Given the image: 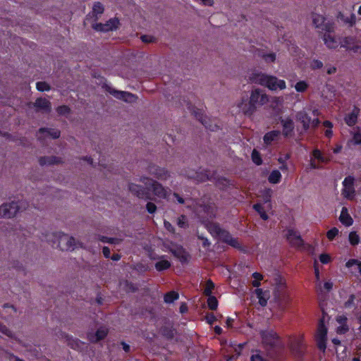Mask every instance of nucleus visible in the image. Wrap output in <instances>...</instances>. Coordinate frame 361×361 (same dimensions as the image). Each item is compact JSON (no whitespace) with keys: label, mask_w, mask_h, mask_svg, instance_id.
Returning <instances> with one entry per match:
<instances>
[{"label":"nucleus","mask_w":361,"mask_h":361,"mask_svg":"<svg viewBox=\"0 0 361 361\" xmlns=\"http://www.w3.org/2000/svg\"><path fill=\"white\" fill-rule=\"evenodd\" d=\"M255 293L257 295V298L259 300V305H262V307L266 306L267 304V299L264 296V292L263 291V290L262 288H257V289H255Z\"/></svg>","instance_id":"nucleus-37"},{"label":"nucleus","mask_w":361,"mask_h":361,"mask_svg":"<svg viewBox=\"0 0 361 361\" xmlns=\"http://www.w3.org/2000/svg\"><path fill=\"white\" fill-rule=\"evenodd\" d=\"M19 209L20 207L16 202L4 203L0 206V217L8 219L14 217Z\"/></svg>","instance_id":"nucleus-11"},{"label":"nucleus","mask_w":361,"mask_h":361,"mask_svg":"<svg viewBox=\"0 0 361 361\" xmlns=\"http://www.w3.org/2000/svg\"><path fill=\"white\" fill-rule=\"evenodd\" d=\"M252 276L255 279V280L252 281V286L258 288L261 285L260 281L264 279L263 275L259 272H254Z\"/></svg>","instance_id":"nucleus-45"},{"label":"nucleus","mask_w":361,"mask_h":361,"mask_svg":"<svg viewBox=\"0 0 361 361\" xmlns=\"http://www.w3.org/2000/svg\"><path fill=\"white\" fill-rule=\"evenodd\" d=\"M36 88L39 92L49 91L51 86L46 82L39 81L36 83Z\"/></svg>","instance_id":"nucleus-46"},{"label":"nucleus","mask_w":361,"mask_h":361,"mask_svg":"<svg viewBox=\"0 0 361 361\" xmlns=\"http://www.w3.org/2000/svg\"><path fill=\"white\" fill-rule=\"evenodd\" d=\"M343 188L342 194L348 199H353L355 196V190L354 188L355 178L352 176L345 177L343 181Z\"/></svg>","instance_id":"nucleus-13"},{"label":"nucleus","mask_w":361,"mask_h":361,"mask_svg":"<svg viewBox=\"0 0 361 361\" xmlns=\"http://www.w3.org/2000/svg\"><path fill=\"white\" fill-rule=\"evenodd\" d=\"M179 298V294L178 292L175 290L169 291L164 294V301L167 304H170L173 302L175 300H177Z\"/></svg>","instance_id":"nucleus-32"},{"label":"nucleus","mask_w":361,"mask_h":361,"mask_svg":"<svg viewBox=\"0 0 361 361\" xmlns=\"http://www.w3.org/2000/svg\"><path fill=\"white\" fill-rule=\"evenodd\" d=\"M140 181L145 184L146 188L133 183L128 185L130 192L138 198L151 200L150 190L152 191L154 195L160 198H166L167 190L159 182L147 177H142Z\"/></svg>","instance_id":"nucleus-1"},{"label":"nucleus","mask_w":361,"mask_h":361,"mask_svg":"<svg viewBox=\"0 0 361 361\" xmlns=\"http://www.w3.org/2000/svg\"><path fill=\"white\" fill-rule=\"evenodd\" d=\"M286 237L287 240L292 246L302 247L304 244L301 235L293 228H289L287 230Z\"/></svg>","instance_id":"nucleus-16"},{"label":"nucleus","mask_w":361,"mask_h":361,"mask_svg":"<svg viewBox=\"0 0 361 361\" xmlns=\"http://www.w3.org/2000/svg\"><path fill=\"white\" fill-rule=\"evenodd\" d=\"M337 18L345 24L348 25L350 27H353L356 23V16L355 13H351L348 17L345 16L342 12H338Z\"/></svg>","instance_id":"nucleus-26"},{"label":"nucleus","mask_w":361,"mask_h":361,"mask_svg":"<svg viewBox=\"0 0 361 361\" xmlns=\"http://www.w3.org/2000/svg\"><path fill=\"white\" fill-rule=\"evenodd\" d=\"M355 295L351 294L349 296L348 299L345 302L344 307L345 308H351L355 304Z\"/></svg>","instance_id":"nucleus-53"},{"label":"nucleus","mask_w":361,"mask_h":361,"mask_svg":"<svg viewBox=\"0 0 361 361\" xmlns=\"http://www.w3.org/2000/svg\"><path fill=\"white\" fill-rule=\"evenodd\" d=\"M339 220L345 226H350L353 224V220L345 207L342 208Z\"/></svg>","instance_id":"nucleus-27"},{"label":"nucleus","mask_w":361,"mask_h":361,"mask_svg":"<svg viewBox=\"0 0 361 361\" xmlns=\"http://www.w3.org/2000/svg\"><path fill=\"white\" fill-rule=\"evenodd\" d=\"M273 190L271 188H265L261 191V197L264 203L271 202Z\"/></svg>","instance_id":"nucleus-36"},{"label":"nucleus","mask_w":361,"mask_h":361,"mask_svg":"<svg viewBox=\"0 0 361 361\" xmlns=\"http://www.w3.org/2000/svg\"><path fill=\"white\" fill-rule=\"evenodd\" d=\"M263 344L268 350H273L276 353L281 352L283 349L279 336L273 330H265L260 332Z\"/></svg>","instance_id":"nucleus-6"},{"label":"nucleus","mask_w":361,"mask_h":361,"mask_svg":"<svg viewBox=\"0 0 361 361\" xmlns=\"http://www.w3.org/2000/svg\"><path fill=\"white\" fill-rule=\"evenodd\" d=\"M281 180V174L279 170H273L268 176V181L271 184H277Z\"/></svg>","instance_id":"nucleus-34"},{"label":"nucleus","mask_w":361,"mask_h":361,"mask_svg":"<svg viewBox=\"0 0 361 361\" xmlns=\"http://www.w3.org/2000/svg\"><path fill=\"white\" fill-rule=\"evenodd\" d=\"M214 287L215 285L213 281L211 279L207 280L203 292L204 295L206 296L212 295V290H214Z\"/></svg>","instance_id":"nucleus-42"},{"label":"nucleus","mask_w":361,"mask_h":361,"mask_svg":"<svg viewBox=\"0 0 361 361\" xmlns=\"http://www.w3.org/2000/svg\"><path fill=\"white\" fill-rule=\"evenodd\" d=\"M119 20L117 18H111L106 23H95L93 28L99 32H109L118 28Z\"/></svg>","instance_id":"nucleus-14"},{"label":"nucleus","mask_w":361,"mask_h":361,"mask_svg":"<svg viewBox=\"0 0 361 361\" xmlns=\"http://www.w3.org/2000/svg\"><path fill=\"white\" fill-rule=\"evenodd\" d=\"M216 183L218 185H222L223 186H226L228 185H230V180L228 178H224V177L218 178Z\"/></svg>","instance_id":"nucleus-61"},{"label":"nucleus","mask_w":361,"mask_h":361,"mask_svg":"<svg viewBox=\"0 0 361 361\" xmlns=\"http://www.w3.org/2000/svg\"><path fill=\"white\" fill-rule=\"evenodd\" d=\"M309 85L307 82L305 80H300L295 85V89L298 92H305Z\"/></svg>","instance_id":"nucleus-44"},{"label":"nucleus","mask_w":361,"mask_h":361,"mask_svg":"<svg viewBox=\"0 0 361 361\" xmlns=\"http://www.w3.org/2000/svg\"><path fill=\"white\" fill-rule=\"evenodd\" d=\"M0 331L6 336H10V334H11L10 329L8 328H7L6 326H5L2 324H0Z\"/></svg>","instance_id":"nucleus-63"},{"label":"nucleus","mask_w":361,"mask_h":361,"mask_svg":"<svg viewBox=\"0 0 361 361\" xmlns=\"http://www.w3.org/2000/svg\"><path fill=\"white\" fill-rule=\"evenodd\" d=\"M331 33L326 32L323 36V40L328 48L336 49L338 47L339 43Z\"/></svg>","instance_id":"nucleus-24"},{"label":"nucleus","mask_w":361,"mask_h":361,"mask_svg":"<svg viewBox=\"0 0 361 361\" xmlns=\"http://www.w3.org/2000/svg\"><path fill=\"white\" fill-rule=\"evenodd\" d=\"M296 119L300 121L302 125L304 130L307 131L310 128L311 117L307 113L306 111L302 110L296 113Z\"/></svg>","instance_id":"nucleus-20"},{"label":"nucleus","mask_w":361,"mask_h":361,"mask_svg":"<svg viewBox=\"0 0 361 361\" xmlns=\"http://www.w3.org/2000/svg\"><path fill=\"white\" fill-rule=\"evenodd\" d=\"M148 172L161 180H166L169 177V173L165 168L159 167L155 164L148 166Z\"/></svg>","instance_id":"nucleus-17"},{"label":"nucleus","mask_w":361,"mask_h":361,"mask_svg":"<svg viewBox=\"0 0 361 361\" xmlns=\"http://www.w3.org/2000/svg\"><path fill=\"white\" fill-rule=\"evenodd\" d=\"M164 255H161L158 257L160 260L156 262L154 264V267L157 271H163L169 269L171 267V262L166 259H164Z\"/></svg>","instance_id":"nucleus-25"},{"label":"nucleus","mask_w":361,"mask_h":361,"mask_svg":"<svg viewBox=\"0 0 361 361\" xmlns=\"http://www.w3.org/2000/svg\"><path fill=\"white\" fill-rule=\"evenodd\" d=\"M56 112L60 116H64L71 112V109L67 105H61L56 108Z\"/></svg>","instance_id":"nucleus-47"},{"label":"nucleus","mask_w":361,"mask_h":361,"mask_svg":"<svg viewBox=\"0 0 361 361\" xmlns=\"http://www.w3.org/2000/svg\"><path fill=\"white\" fill-rule=\"evenodd\" d=\"M164 228L171 233L174 234L176 232V228L174 226L168 221H164Z\"/></svg>","instance_id":"nucleus-56"},{"label":"nucleus","mask_w":361,"mask_h":361,"mask_svg":"<svg viewBox=\"0 0 361 361\" xmlns=\"http://www.w3.org/2000/svg\"><path fill=\"white\" fill-rule=\"evenodd\" d=\"M348 326L346 324H341L337 328V333L339 334H345L348 331Z\"/></svg>","instance_id":"nucleus-58"},{"label":"nucleus","mask_w":361,"mask_h":361,"mask_svg":"<svg viewBox=\"0 0 361 361\" xmlns=\"http://www.w3.org/2000/svg\"><path fill=\"white\" fill-rule=\"evenodd\" d=\"M353 141L355 144L360 145L361 144V128L357 127L356 131L353 134Z\"/></svg>","instance_id":"nucleus-50"},{"label":"nucleus","mask_w":361,"mask_h":361,"mask_svg":"<svg viewBox=\"0 0 361 361\" xmlns=\"http://www.w3.org/2000/svg\"><path fill=\"white\" fill-rule=\"evenodd\" d=\"M218 300L215 296L210 295L207 298V305L209 310H216L218 307Z\"/></svg>","instance_id":"nucleus-41"},{"label":"nucleus","mask_w":361,"mask_h":361,"mask_svg":"<svg viewBox=\"0 0 361 361\" xmlns=\"http://www.w3.org/2000/svg\"><path fill=\"white\" fill-rule=\"evenodd\" d=\"M281 135V131L278 130H271L263 137V140L265 145H269Z\"/></svg>","instance_id":"nucleus-28"},{"label":"nucleus","mask_w":361,"mask_h":361,"mask_svg":"<svg viewBox=\"0 0 361 361\" xmlns=\"http://www.w3.org/2000/svg\"><path fill=\"white\" fill-rule=\"evenodd\" d=\"M104 10V8L102 3L96 2L94 4L92 7V11L96 15L103 13Z\"/></svg>","instance_id":"nucleus-49"},{"label":"nucleus","mask_w":361,"mask_h":361,"mask_svg":"<svg viewBox=\"0 0 361 361\" xmlns=\"http://www.w3.org/2000/svg\"><path fill=\"white\" fill-rule=\"evenodd\" d=\"M315 339L319 350L322 352H325L327 341V328L326 327L323 319L319 320Z\"/></svg>","instance_id":"nucleus-7"},{"label":"nucleus","mask_w":361,"mask_h":361,"mask_svg":"<svg viewBox=\"0 0 361 361\" xmlns=\"http://www.w3.org/2000/svg\"><path fill=\"white\" fill-rule=\"evenodd\" d=\"M146 209L149 214H154L157 211V206L152 202H147L146 204Z\"/></svg>","instance_id":"nucleus-57"},{"label":"nucleus","mask_w":361,"mask_h":361,"mask_svg":"<svg viewBox=\"0 0 361 361\" xmlns=\"http://www.w3.org/2000/svg\"><path fill=\"white\" fill-rule=\"evenodd\" d=\"M80 341L78 338L72 339L71 341H69V345L71 346L72 348L76 349L78 347H79Z\"/></svg>","instance_id":"nucleus-62"},{"label":"nucleus","mask_w":361,"mask_h":361,"mask_svg":"<svg viewBox=\"0 0 361 361\" xmlns=\"http://www.w3.org/2000/svg\"><path fill=\"white\" fill-rule=\"evenodd\" d=\"M161 334L168 340H171L175 336L176 330L172 326H164L160 329Z\"/></svg>","instance_id":"nucleus-29"},{"label":"nucleus","mask_w":361,"mask_h":361,"mask_svg":"<svg viewBox=\"0 0 361 361\" xmlns=\"http://www.w3.org/2000/svg\"><path fill=\"white\" fill-rule=\"evenodd\" d=\"M280 123L283 127L282 134L285 137H291L293 134L295 124L293 119L288 116L286 118L281 117L279 118Z\"/></svg>","instance_id":"nucleus-15"},{"label":"nucleus","mask_w":361,"mask_h":361,"mask_svg":"<svg viewBox=\"0 0 361 361\" xmlns=\"http://www.w3.org/2000/svg\"><path fill=\"white\" fill-rule=\"evenodd\" d=\"M339 231L336 227H333L326 233V237L329 240H333L338 235Z\"/></svg>","instance_id":"nucleus-48"},{"label":"nucleus","mask_w":361,"mask_h":361,"mask_svg":"<svg viewBox=\"0 0 361 361\" xmlns=\"http://www.w3.org/2000/svg\"><path fill=\"white\" fill-rule=\"evenodd\" d=\"M206 320L208 324H212L217 320V318L213 313H209L206 315Z\"/></svg>","instance_id":"nucleus-59"},{"label":"nucleus","mask_w":361,"mask_h":361,"mask_svg":"<svg viewBox=\"0 0 361 361\" xmlns=\"http://www.w3.org/2000/svg\"><path fill=\"white\" fill-rule=\"evenodd\" d=\"M203 210L211 217L215 216L214 209L213 206L211 204H204L203 206Z\"/></svg>","instance_id":"nucleus-51"},{"label":"nucleus","mask_w":361,"mask_h":361,"mask_svg":"<svg viewBox=\"0 0 361 361\" xmlns=\"http://www.w3.org/2000/svg\"><path fill=\"white\" fill-rule=\"evenodd\" d=\"M208 231L214 237L219 238L224 243L231 247L240 249L241 245L237 238H233L229 231L221 227L218 223H210L208 224Z\"/></svg>","instance_id":"nucleus-5"},{"label":"nucleus","mask_w":361,"mask_h":361,"mask_svg":"<svg viewBox=\"0 0 361 361\" xmlns=\"http://www.w3.org/2000/svg\"><path fill=\"white\" fill-rule=\"evenodd\" d=\"M310 67L312 70L320 69L323 67V63L318 59H314L311 62Z\"/></svg>","instance_id":"nucleus-54"},{"label":"nucleus","mask_w":361,"mask_h":361,"mask_svg":"<svg viewBox=\"0 0 361 361\" xmlns=\"http://www.w3.org/2000/svg\"><path fill=\"white\" fill-rule=\"evenodd\" d=\"M319 258V261L324 264H326L331 261L329 255L326 253L321 254Z\"/></svg>","instance_id":"nucleus-55"},{"label":"nucleus","mask_w":361,"mask_h":361,"mask_svg":"<svg viewBox=\"0 0 361 361\" xmlns=\"http://www.w3.org/2000/svg\"><path fill=\"white\" fill-rule=\"evenodd\" d=\"M267 100V95L262 94L260 90L255 89L252 91L249 101L246 102L243 100L238 104V107L245 115L251 116L256 111L257 106L263 105Z\"/></svg>","instance_id":"nucleus-3"},{"label":"nucleus","mask_w":361,"mask_h":361,"mask_svg":"<svg viewBox=\"0 0 361 361\" xmlns=\"http://www.w3.org/2000/svg\"><path fill=\"white\" fill-rule=\"evenodd\" d=\"M320 123V121L318 118H315L314 119L311 118V123H310V127H312L313 129L317 128Z\"/></svg>","instance_id":"nucleus-64"},{"label":"nucleus","mask_w":361,"mask_h":361,"mask_svg":"<svg viewBox=\"0 0 361 361\" xmlns=\"http://www.w3.org/2000/svg\"><path fill=\"white\" fill-rule=\"evenodd\" d=\"M104 88L106 92L113 95L115 98L123 100L126 102H133L137 99V96L130 92L116 90L106 84L104 85Z\"/></svg>","instance_id":"nucleus-8"},{"label":"nucleus","mask_w":361,"mask_h":361,"mask_svg":"<svg viewBox=\"0 0 361 361\" xmlns=\"http://www.w3.org/2000/svg\"><path fill=\"white\" fill-rule=\"evenodd\" d=\"M39 164L40 166L54 165L62 163L61 158L56 156H44L39 158Z\"/></svg>","instance_id":"nucleus-23"},{"label":"nucleus","mask_w":361,"mask_h":361,"mask_svg":"<svg viewBox=\"0 0 361 361\" xmlns=\"http://www.w3.org/2000/svg\"><path fill=\"white\" fill-rule=\"evenodd\" d=\"M32 106L36 109V112L42 111L48 114L51 111V104L48 99L45 98H37L35 102L32 103Z\"/></svg>","instance_id":"nucleus-19"},{"label":"nucleus","mask_w":361,"mask_h":361,"mask_svg":"<svg viewBox=\"0 0 361 361\" xmlns=\"http://www.w3.org/2000/svg\"><path fill=\"white\" fill-rule=\"evenodd\" d=\"M250 361H267V360L259 353H257V354H254L251 356Z\"/></svg>","instance_id":"nucleus-60"},{"label":"nucleus","mask_w":361,"mask_h":361,"mask_svg":"<svg viewBox=\"0 0 361 361\" xmlns=\"http://www.w3.org/2000/svg\"><path fill=\"white\" fill-rule=\"evenodd\" d=\"M262 56L267 63L274 62L276 60V54L274 53L264 54Z\"/></svg>","instance_id":"nucleus-52"},{"label":"nucleus","mask_w":361,"mask_h":361,"mask_svg":"<svg viewBox=\"0 0 361 361\" xmlns=\"http://www.w3.org/2000/svg\"><path fill=\"white\" fill-rule=\"evenodd\" d=\"M195 117L208 130L210 131H215L219 129L216 124H212L210 119L203 114L202 109H197L195 106L190 109Z\"/></svg>","instance_id":"nucleus-9"},{"label":"nucleus","mask_w":361,"mask_h":361,"mask_svg":"<svg viewBox=\"0 0 361 361\" xmlns=\"http://www.w3.org/2000/svg\"><path fill=\"white\" fill-rule=\"evenodd\" d=\"M43 240L51 243L52 247L56 245L61 250H73L75 247V238L61 232L47 233L43 236Z\"/></svg>","instance_id":"nucleus-4"},{"label":"nucleus","mask_w":361,"mask_h":361,"mask_svg":"<svg viewBox=\"0 0 361 361\" xmlns=\"http://www.w3.org/2000/svg\"><path fill=\"white\" fill-rule=\"evenodd\" d=\"M252 207L255 209V211H256L259 214L260 217L263 220L266 221L269 219L268 214H267L263 206L260 203L255 204Z\"/></svg>","instance_id":"nucleus-35"},{"label":"nucleus","mask_w":361,"mask_h":361,"mask_svg":"<svg viewBox=\"0 0 361 361\" xmlns=\"http://www.w3.org/2000/svg\"><path fill=\"white\" fill-rule=\"evenodd\" d=\"M214 173L209 170L204 169L201 172L197 173V177L199 181L204 182L207 180H211L213 178Z\"/></svg>","instance_id":"nucleus-31"},{"label":"nucleus","mask_w":361,"mask_h":361,"mask_svg":"<svg viewBox=\"0 0 361 361\" xmlns=\"http://www.w3.org/2000/svg\"><path fill=\"white\" fill-rule=\"evenodd\" d=\"M355 39L353 37H345L342 38L339 42L341 47L345 49L348 51L352 45L355 43Z\"/></svg>","instance_id":"nucleus-33"},{"label":"nucleus","mask_w":361,"mask_h":361,"mask_svg":"<svg viewBox=\"0 0 361 361\" xmlns=\"http://www.w3.org/2000/svg\"><path fill=\"white\" fill-rule=\"evenodd\" d=\"M169 252L181 263H186L188 261L189 254L181 245H176L170 248Z\"/></svg>","instance_id":"nucleus-18"},{"label":"nucleus","mask_w":361,"mask_h":361,"mask_svg":"<svg viewBox=\"0 0 361 361\" xmlns=\"http://www.w3.org/2000/svg\"><path fill=\"white\" fill-rule=\"evenodd\" d=\"M177 225L181 228H187L189 227L188 221L187 216L184 214H181L177 219Z\"/></svg>","instance_id":"nucleus-43"},{"label":"nucleus","mask_w":361,"mask_h":361,"mask_svg":"<svg viewBox=\"0 0 361 361\" xmlns=\"http://www.w3.org/2000/svg\"><path fill=\"white\" fill-rule=\"evenodd\" d=\"M312 22L317 28L327 32H334V23L330 21L326 22V18L322 15L313 14Z\"/></svg>","instance_id":"nucleus-10"},{"label":"nucleus","mask_w":361,"mask_h":361,"mask_svg":"<svg viewBox=\"0 0 361 361\" xmlns=\"http://www.w3.org/2000/svg\"><path fill=\"white\" fill-rule=\"evenodd\" d=\"M109 330L104 327L99 328L94 334H89L88 338L91 343H97L104 339L108 335Z\"/></svg>","instance_id":"nucleus-22"},{"label":"nucleus","mask_w":361,"mask_h":361,"mask_svg":"<svg viewBox=\"0 0 361 361\" xmlns=\"http://www.w3.org/2000/svg\"><path fill=\"white\" fill-rule=\"evenodd\" d=\"M290 348L297 358L302 359L305 355V345L303 342V338H294L292 339L290 343Z\"/></svg>","instance_id":"nucleus-12"},{"label":"nucleus","mask_w":361,"mask_h":361,"mask_svg":"<svg viewBox=\"0 0 361 361\" xmlns=\"http://www.w3.org/2000/svg\"><path fill=\"white\" fill-rule=\"evenodd\" d=\"M348 240L350 245L353 246L357 245L360 241V236L355 231H351L349 233Z\"/></svg>","instance_id":"nucleus-39"},{"label":"nucleus","mask_w":361,"mask_h":361,"mask_svg":"<svg viewBox=\"0 0 361 361\" xmlns=\"http://www.w3.org/2000/svg\"><path fill=\"white\" fill-rule=\"evenodd\" d=\"M360 109L357 106H354L352 111L345 115L344 118L345 123L350 127L353 126L357 121Z\"/></svg>","instance_id":"nucleus-21"},{"label":"nucleus","mask_w":361,"mask_h":361,"mask_svg":"<svg viewBox=\"0 0 361 361\" xmlns=\"http://www.w3.org/2000/svg\"><path fill=\"white\" fill-rule=\"evenodd\" d=\"M252 161L257 166H260L262 164V159L260 153L255 149H254L251 154Z\"/></svg>","instance_id":"nucleus-40"},{"label":"nucleus","mask_w":361,"mask_h":361,"mask_svg":"<svg viewBox=\"0 0 361 361\" xmlns=\"http://www.w3.org/2000/svg\"><path fill=\"white\" fill-rule=\"evenodd\" d=\"M39 132L42 133H46V135H48L53 139H57L61 135L60 130L54 128H39Z\"/></svg>","instance_id":"nucleus-30"},{"label":"nucleus","mask_w":361,"mask_h":361,"mask_svg":"<svg viewBox=\"0 0 361 361\" xmlns=\"http://www.w3.org/2000/svg\"><path fill=\"white\" fill-rule=\"evenodd\" d=\"M250 80L252 83L267 87L271 90H282L286 87L285 80L278 79L275 76L268 75L262 73H253L250 77Z\"/></svg>","instance_id":"nucleus-2"},{"label":"nucleus","mask_w":361,"mask_h":361,"mask_svg":"<svg viewBox=\"0 0 361 361\" xmlns=\"http://www.w3.org/2000/svg\"><path fill=\"white\" fill-rule=\"evenodd\" d=\"M354 266L357 267L358 273L361 275V261L356 259H350L345 263V267L348 269H351Z\"/></svg>","instance_id":"nucleus-38"}]
</instances>
